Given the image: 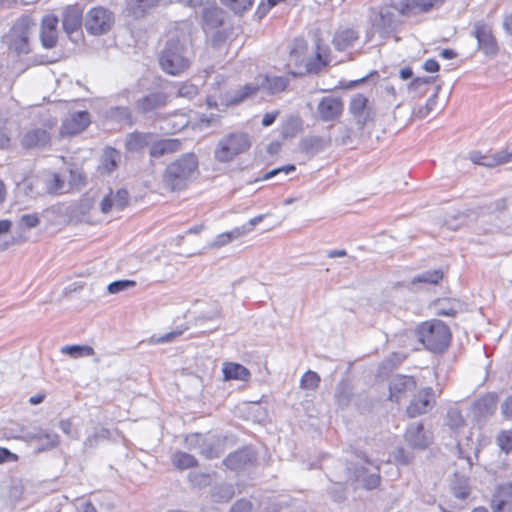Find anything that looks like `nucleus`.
I'll use <instances>...</instances> for the list:
<instances>
[{
  "label": "nucleus",
  "mask_w": 512,
  "mask_h": 512,
  "mask_svg": "<svg viewBox=\"0 0 512 512\" xmlns=\"http://www.w3.org/2000/svg\"><path fill=\"white\" fill-rule=\"evenodd\" d=\"M183 333L182 330H174L169 333H166L162 336L156 337L153 336L151 338V343L153 344H161V343H169L173 342L177 337H179Z\"/></svg>",
  "instance_id": "obj_52"
},
{
  "label": "nucleus",
  "mask_w": 512,
  "mask_h": 512,
  "mask_svg": "<svg viewBox=\"0 0 512 512\" xmlns=\"http://www.w3.org/2000/svg\"><path fill=\"white\" fill-rule=\"evenodd\" d=\"M40 218L37 213L23 214L19 218V225L24 228L32 229L39 225Z\"/></svg>",
  "instance_id": "obj_50"
},
{
  "label": "nucleus",
  "mask_w": 512,
  "mask_h": 512,
  "mask_svg": "<svg viewBox=\"0 0 512 512\" xmlns=\"http://www.w3.org/2000/svg\"><path fill=\"white\" fill-rule=\"evenodd\" d=\"M260 85H258V77L255 78L253 83L244 85L241 89L237 90L233 94L226 98L227 105H236L250 99L260 91Z\"/></svg>",
  "instance_id": "obj_28"
},
{
  "label": "nucleus",
  "mask_w": 512,
  "mask_h": 512,
  "mask_svg": "<svg viewBox=\"0 0 512 512\" xmlns=\"http://www.w3.org/2000/svg\"><path fill=\"white\" fill-rule=\"evenodd\" d=\"M58 18L54 15H47L42 19L40 38L45 48H53L57 42Z\"/></svg>",
  "instance_id": "obj_18"
},
{
  "label": "nucleus",
  "mask_w": 512,
  "mask_h": 512,
  "mask_svg": "<svg viewBox=\"0 0 512 512\" xmlns=\"http://www.w3.org/2000/svg\"><path fill=\"white\" fill-rule=\"evenodd\" d=\"M493 512H512V484L498 488L492 500Z\"/></svg>",
  "instance_id": "obj_19"
},
{
  "label": "nucleus",
  "mask_w": 512,
  "mask_h": 512,
  "mask_svg": "<svg viewBox=\"0 0 512 512\" xmlns=\"http://www.w3.org/2000/svg\"><path fill=\"white\" fill-rule=\"evenodd\" d=\"M45 185L46 191L50 194H62L65 191V183L56 173L46 178Z\"/></svg>",
  "instance_id": "obj_41"
},
{
  "label": "nucleus",
  "mask_w": 512,
  "mask_h": 512,
  "mask_svg": "<svg viewBox=\"0 0 512 512\" xmlns=\"http://www.w3.org/2000/svg\"><path fill=\"white\" fill-rule=\"evenodd\" d=\"M235 489L232 484L220 483L213 486L211 498L214 502H227L233 498Z\"/></svg>",
  "instance_id": "obj_35"
},
{
  "label": "nucleus",
  "mask_w": 512,
  "mask_h": 512,
  "mask_svg": "<svg viewBox=\"0 0 512 512\" xmlns=\"http://www.w3.org/2000/svg\"><path fill=\"white\" fill-rule=\"evenodd\" d=\"M440 65L435 59H427L423 64V69L429 73H435L439 71Z\"/></svg>",
  "instance_id": "obj_63"
},
{
  "label": "nucleus",
  "mask_w": 512,
  "mask_h": 512,
  "mask_svg": "<svg viewBox=\"0 0 512 512\" xmlns=\"http://www.w3.org/2000/svg\"><path fill=\"white\" fill-rule=\"evenodd\" d=\"M317 49L318 51L316 52L315 57L305 62L304 67L306 72L317 73L326 65V61L323 59L319 51V46H317Z\"/></svg>",
  "instance_id": "obj_45"
},
{
  "label": "nucleus",
  "mask_w": 512,
  "mask_h": 512,
  "mask_svg": "<svg viewBox=\"0 0 512 512\" xmlns=\"http://www.w3.org/2000/svg\"><path fill=\"white\" fill-rule=\"evenodd\" d=\"M82 12L75 6H68L63 13V29L67 35L77 33L81 28Z\"/></svg>",
  "instance_id": "obj_26"
},
{
  "label": "nucleus",
  "mask_w": 512,
  "mask_h": 512,
  "mask_svg": "<svg viewBox=\"0 0 512 512\" xmlns=\"http://www.w3.org/2000/svg\"><path fill=\"white\" fill-rule=\"evenodd\" d=\"M223 375L225 380L247 381L250 378L249 370L238 363L226 362L223 364Z\"/></svg>",
  "instance_id": "obj_32"
},
{
  "label": "nucleus",
  "mask_w": 512,
  "mask_h": 512,
  "mask_svg": "<svg viewBox=\"0 0 512 512\" xmlns=\"http://www.w3.org/2000/svg\"><path fill=\"white\" fill-rule=\"evenodd\" d=\"M440 90V86H437L435 92L428 98L426 104L424 106L419 107L414 113L418 118L427 117L432 111L435 110L437 105L438 92Z\"/></svg>",
  "instance_id": "obj_42"
},
{
  "label": "nucleus",
  "mask_w": 512,
  "mask_h": 512,
  "mask_svg": "<svg viewBox=\"0 0 512 512\" xmlns=\"http://www.w3.org/2000/svg\"><path fill=\"white\" fill-rule=\"evenodd\" d=\"M434 80V77H419L414 79L410 84V89L413 90H422V87H425L431 84Z\"/></svg>",
  "instance_id": "obj_57"
},
{
  "label": "nucleus",
  "mask_w": 512,
  "mask_h": 512,
  "mask_svg": "<svg viewBox=\"0 0 512 512\" xmlns=\"http://www.w3.org/2000/svg\"><path fill=\"white\" fill-rule=\"evenodd\" d=\"M253 460L254 452L250 448H243L229 454L224 464L231 470H239L248 466Z\"/></svg>",
  "instance_id": "obj_23"
},
{
  "label": "nucleus",
  "mask_w": 512,
  "mask_h": 512,
  "mask_svg": "<svg viewBox=\"0 0 512 512\" xmlns=\"http://www.w3.org/2000/svg\"><path fill=\"white\" fill-rule=\"evenodd\" d=\"M198 159L193 153H186L169 164L164 173V182L171 190L184 188L197 172Z\"/></svg>",
  "instance_id": "obj_3"
},
{
  "label": "nucleus",
  "mask_w": 512,
  "mask_h": 512,
  "mask_svg": "<svg viewBox=\"0 0 512 512\" xmlns=\"http://www.w3.org/2000/svg\"><path fill=\"white\" fill-rule=\"evenodd\" d=\"M153 141V134L135 132L128 136L126 146L130 151H140L145 147H151Z\"/></svg>",
  "instance_id": "obj_33"
},
{
  "label": "nucleus",
  "mask_w": 512,
  "mask_h": 512,
  "mask_svg": "<svg viewBox=\"0 0 512 512\" xmlns=\"http://www.w3.org/2000/svg\"><path fill=\"white\" fill-rule=\"evenodd\" d=\"M61 353L72 358H81L94 355V349L88 345H66L61 347Z\"/></svg>",
  "instance_id": "obj_38"
},
{
  "label": "nucleus",
  "mask_w": 512,
  "mask_h": 512,
  "mask_svg": "<svg viewBox=\"0 0 512 512\" xmlns=\"http://www.w3.org/2000/svg\"><path fill=\"white\" fill-rule=\"evenodd\" d=\"M50 142L49 133L41 128L32 129L25 133L22 138V145L25 148H43Z\"/></svg>",
  "instance_id": "obj_27"
},
{
  "label": "nucleus",
  "mask_w": 512,
  "mask_h": 512,
  "mask_svg": "<svg viewBox=\"0 0 512 512\" xmlns=\"http://www.w3.org/2000/svg\"><path fill=\"white\" fill-rule=\"evenodd\" d=\"M128 204V192L125 189H119L115 193L110 192L109 195L103 198L100 203L102 213H109L112 208L122 210Z\"/></svg>",
  "instance_id": "obj_22"
},
{
  "label": "nucleus",
  "mask_w": 512,
  "mask_h": 512,
  "mask_svg": "<svg viewBox=\"0 0 512 512\" xmlns=\"http://www.w3.org/2000/svg\"><path fill=\"white\" fill-rule=\"evenodd\" d=\"M135 285L136 282L133 280H118L110 283L107 289L110 294H116L121 291L127 290L131 287H134Z\"/></svg>",
  "instance_id": "obj_49"
},
{
  "label": "nucleus",
  "mask_w": 512,
  "mask_h": 512,
  "mask_svg": "<svg viewBox=\"0 0 512 512\" xmlns=\"http://www.w3.org/2000/svg\"><path fill=\"white\" fill-rule=\"evenodd\" d=\"M198 451L201 455H203L204 457H206L208 459L217 457V454L212 446V443L207 436H206V444L201 445Z\"/></svg>",
  "instance_id": "obj_55"
},
{
  "label": "nucleus",
  "mask_w": 512,
  "mask_h": 512,
  "mask_svg": "<svg viewBox=\"0 0 512 512\" xmlns=\"http://www.w3.org/2000/svg\"><path fill=\"white\" fill-rule=\"evenodd\" d=\"M320 383L319 375L314 371H307L303 374L300 380V387L302 389L315 390Z\"/></svg>",
  "instance_id": "obj_44"
},
{
  "label": "nucleus",
  "mask_w": 512,
  "mask_h": 512,
  "mask_svg": "<svg viewBox=\"0 0 512 512\" xmlns=\"http://www.w3.org/2000/svg\"><path fill=\"white\" fill-rule=\"evenodd\" d=\"M120 151L114 148H106L101 156L100 165L98 167L101 174H110L118 168L121 161Z\"/></svg>",
  "instance_id": "obj_30"
},
{
  "label": "nucleus",
  "mask_w": 512,
  "mask_h": 512,
  "mask_svg": "<svg viewBox=\"0 0 512 512\" xmlns=\"http://www.w3.org/2000/svg\"><path fill=\"white\" fill-rule=\"evenodd\" d=\"M190 64L191 57L186 38L171 36L159 55L161 69L167 74L177 76L185 72Z\"/></svg>",
  "instance_id": "obj_2"
},
{
  "label": "nucleus",
  "mask_w": 512,
  "mask_h": 512,
  "mask_svg": "<svg viewBox=\"0 0 512 512\" xmlns=\"http://www.w3.org/2000/svg\"><path fill=\"white\" fill-rule=\"evenodd\" d=\"M230 512H252V504L246 499L238 500L232 507Z\"/></svg>",
  "instance_id": "obj_56"
},
{
  "label": "nucleus",
  "mask_w": 512,
  "mask_h": 512,
  "mask_svg": "<svg viewBox=\"0 0 512 512\" xmlns=\"http://www.w3.org/2000/svg\"><path fill=\"white\" fill-rule=\"evenodd\" d=\"M497 408V395L487 393L476 400L473 404V413L477 418L491 416Z\"/></svg>",
  "instance_id": "obj_24"
},
{
  "label": "nucleus",
  "mask_w": 512,
  "mask_h": 512,
  "mask_svg": "<svg viewBox=\"0 0 512 512\" xmlns=\"http://www.w3.org/2000/svg\"><path fill=\"white\" fill-rule=\"evenodd\" d=\"M168 101V94L162 91H154L139 98L135 102V109L141 114H153L165 107Z\"/></svg>",
  "instance_id": "obj_13"
},
{
  "label": "nucleus",
  "mask_w": 512,
  "mask_h": 512,
  "mask_svg": "<svg viewBox=\"0 0 512 512\" xmlns=\"http://www.w3.org/2000/svg\"><path fill=\"white\" fill-rule=\"evenodd\" d=\"M164 0H128L127 12L134 18L144 17L152 9L159 6Z\"/></svg>",
  "instance_id": "obj_29"
},
{
  "label": "nucleus",
  "mask_w": 512,
  "mask_h": 512,
  "mask_svg": "<svg viewBox=\"0 0 512 512\" xmlns=\"http://www.w3.org/2000/svg\"><path fill=\"white\" fill-rule=\"evenodd\" d=\"M358 39V34L353 29L337 31L333 38V44L339 51L346 50L353 46Z\"/></svg>",
  "instance_id": "obj_34"
},
{
  "label": "nucleus",
  "mask_w": 512,
  "mask_h": 512,
  "mask_svg": "<svg viewBox=\"0 0 512 512\" xmlns=\"http://www.w3.org/2000/svg\"><path fill=\"white\" fill-rule=\"evenodd\" d=\"M356 462L352 466L342 467L335 470L330 475V480L342 487V484L348 480L359 482L363 488L372 490L381 483L380 469L382 461L371 460L365 454H357Z\"/></svg>",
  "instance_id": "obj_1"
},
{
  "label": "nucleus",
  "mask_w": 512,
  "mask_h": 512,
  "mask_svg": "<svg viewBox=\"0 0 512 512\" xmlns=\"http://www.w3.org/2000/svg\"><path fill=\"white\" fill-rule=\"evenodd\" d=\"M172 464L179 470H185L197 465V460L191 454L177 451L171 457Z\"/></svg>",
  "instance_id": "obj_37"
},
{
  "label": "nucleus",
  "mask_w": 512,
  "mask_h": 512,
  "mask_svg": "<svg viewBox=\"0 0 512 512\" xmlns=\"http://www.w3.org/2000/svg\"><path fill=\"white\" fill-rule=\"evenodd\" d=\"M473 35L477 39L478 49L485 55H495L497 53L498 46L490 25L483 20L475 22Z\"/></svg>",
  "instance_id": "obj_8"
},
{
  "label": "nucleus",
  "mask_w": 512,
  "mask_h": 512,
  "mask_svg": "<svg viewBox=\"0 0 512 512\" xmlns=\"http://www.w3.org/2000/svg\"><path fill=\"white\" fill-rule=\"evenodd\" d=\"M182 149V143L179 139H161L153 141L149 154L151 157L158 158L164 155L178 152Z\"/></svg>",
  "instance_id": "obj_25"
},
{
  "label": "nucleus",
  "mask_w": 512,
  "mask_h": 512,
  "mask_svg": "<svg viewBox=\"0 0 512 512\" xmlns=\"http://www.w3.org/2000/svg\"><path fill=\"white\" fill-rule=\"evenodd\" d=\"M342 111L343 102L340 98L334 96L323 97L317 106L318 115L325 122L337 119Z\"/></svg>",
  "instance_id": "obj_17"
},
{
  "label": "nucleus",
  "mask_w": 512,
  "mask_h": 512,
  "mask_svg": "<svg viewBox=\"0 0 512 512\" xmlns=\"http://www.w3.org/2000/svg\"><path fill=\"white\" fill-rule=\"evenodd\" d=\"M198 94V87L191 83H182L179 86L177 96L188 100L193 99Z\"/></svg>",
  "instance_id": "obj_48"
},
{
  "label": "nucleus",
  "mask_w": 512,
  "mask_h": 512,
  "mask_svg": "<svg viewBox=\"0 0 512 512\" xmlns=\"http://www.w3.org/2000/svg\"><path fill=\"white\" fill-rule=\"evenodd\" d=\"M226 3L235 13H242L251 7L253 0H227Z\"/></svg>",
  "instance_id": "obj_51"
},
{
  "label": "nucleus",
  "mask_w": 512,
  "mask_h": 512,
  "mask_svg": "<svg viewBox=\"0 0 512 512\" xmlns=\"http://www.w3.org/2000/svg\"><path fill=\"white\" fill-rule=\"evenodd\" d=\"M32 34V23L28 17H22L16 21L9 33L6 42L9 48L17 54L30 52L29 39Z\"/></svg>",
  "instance_id": "obj_6"
},
{
  "label": "nucleus",
  "mask_w": 512,
  "mask_h": 512,
  "mask_svg": "<svg viewBox=\"0 0 512 512\" xmlns=\"http://www.w3.org/2000/svg\"><path fill=\"white\" fill-rule=\"evenodd\" d=\"M370 19L373 28L382 37L389 35L398 25L394 13L388 7H381L378 11H373Z\"/></svg>",
  "instance_id": "obj_11"
},
{
  "label": "nucleus",
  "mask_w": 512,
  "mask_h": 512,
  "mask_svg": "<svg viewBox=\"0 0 512 512\" xmlns=\"http://www.w3.org/2000/svg\"><path fill=\"white\" fill-rule=\"evenodd\" d=\"M18 461V455L11 452L9 449L0 447V464L5 462H16Z\"/></svg>",
  "instance_id": "obj_58"
},
{
  "label": "nucleus",
  "mask_w": 512,
  "mask_h": 512,
  "mask_svg": "<svg viewBox=\"0 0 512 512\" xmlns=\"http://www.w3.org/2000/svg\"><path fill=\"white\" fill-rule=\"evenodd\" d=\"M91 117L87 111H78L67 117L61 127L62 135H75L84 131L90 124Z\"/></svg>",
  "instance_id": "obj_15"
},
{
  "label": "nucleus",
  "mask_w": 512,
  "mask_h": 512,
  "mask_svg": "<svg viewBox=\"0 0 512 512\" xmlns=\"http://www.w3.org/2000/svg\"><path fill=\"white\" fill-rule=\"evenodd\" d=\"M257 77L261 90L270 95L284 91L289 84L288 78L283 76L258 75Z\"/></svg>",
  "instance_id": "obj_20"
},
{
  "label": "nucleus",
  "mask_w": 512,
  "mask_h": 512,
  "mask_svg": "<svg viewBox=\"0 0 512 512\" xmlns=\"http://www.w3.org/2000/svg\"><path fill=\"white\" fill-rule=\"evenodd\" d=\"M26 439L29 442H33L37 444V451L43 452L54 449L59 444V437L57 433L46 430V429H38L35 431H30L26 434Z\"/></svg>",
  "instance_id": "obj_16"
},
{
  "label": "nucleus",
  "mask_w": 512,
  "mask_h": 512,
  "mask_svg": "<svg viewBox=\"0 0 512 512\" xmlns=\"http://www.w3.org/2000/svg\"><path fill=\"white\" fill-rule=\"evenodd\" d=\"M349 111L360 128H363L374 117L372 105L362 94H356L352 97Z\"/></svg>",
  "instance_id": "obj_10"
},
{
  "label": "nucleus",
  "mask_w": 512,
  "mask_h": 512,
  "mask_svg": "<svg viewBox=\"0 0 512 512\" xmlns=\"http://www.w3.org/2000/svg\"><path fill=\"white\" fill-rule=\"evenodd\" d=\"M353 396L352 386L348 381H341L337 387L335 392V400L337 404L344 408L349 405Z\"/></svg>",
  "instance_id": "obj_36"
},
{
  "label": "nucleus",
  "mask_w": 512,
  "mask_h": 512,
  "mask_svg": "<svg viewBox=\"0 0 512 512\" xmlns=\"http://www.w3.org/2000/svg\"><path fill=\"white\" fill-rule=\"evenodd\" d=\"M228 233L230 235L231 240L233 241V240L238 239L250 232H249V227H246V225L244 224L241 227H236V228L232 229Z\"/></svg>",
  "instance_id": "obj_62"
},
{
  "label": "nucleus",
  "mask_w": 512,
  "mask_h": 512,
  "mask_svg": "<svg viewBox=\"0 0 512 512\" xmlns=\"http://www.w3.org/2000/svg\"><path fill=\"white\" fill-rule=\"evenodd\" d=\"M232 240L230 238V235L228 232H224V233H221L219 234L215 240L213 241V243L211 244V247H214V248H220L228 243H230Z\"/></svg>",
  "instance_id": "obj_60"
},
{
  "label": "nucleus",
  "mask_w": 512,
  "mask_h": 512,
  "mask_svg": "<svg viewBox=\"0 0 512 512\" xmlns=\"http://www.w3.org/2000/svg\"><path fill=\"white\" fill-rule=\"evenodd\" d=\"M405 441L413 449H426L433 441L432 433L421 423H411L405 432Z\"/></svg>",
  "instance_id": "obj_12"
},
{
  "label": "nucleus",
  "mask_w": 512,
  "mask_h": 512,
  "mask_svg": "<svg viewBox=\"0 0 512 512\" xmlns=\"http://www.w3.org/2000/svg\"><path fill=\"white\" fill-rule=\"evenodd\" d=\"M446 424L454 432H459L464 426V418L458 408H450L446 415Z\"/></svg>",
  "instance_id": "obj_39"
},
{
  "label": "nucleus",
  "mask_w": 512,
  "mask_h": 512,
  "mask_svg": "<svg viewBox=\"0 0 512 512\" xmlns=\"http://www.w3.org/2000/svg\"><path fill=\"white\" fill-rule=\"evenodd\" d=\"M295 170V166L294 165H287V166H283V167H280V168H276V169H273L269 172H267L264 176H263V180H269L271 179L272 177L276 176L277 174L279 173H285V174H288L292 171Z\"/></svg>",
  "instance_id": "obj_59"
},
{
  "label": "nucleus",
  "mask_w": 512,
  "mask_h": 512,
  "mask_svg": "<svg viewBox=\"0 0 512 512\" xmlns=\"http://www.w3.org/2000/svg\"><path fill=\"white\" fill-rule=\"evenodd\" d=\"M496 441L502 451L509 453L512 450V429L501 431Z\"/></svg>",
  "instance_id": "obj_46"
},
{
  "label": "nucleus",
  "mask_w": 512,
  "mask_h": 512,
  "mask_svg": "<svg viewBox=\"0 0 512 512\" xmlns=\"http://www.w3.org/2000/svg\"><path fill=\"white\" fill-rule=\"evenodd\" d=\"M419 341L432 352H443L449 345L451 333L440 320L423 322L416 330Z\"/></svg>",
  "instance_id": "obj_4"
},
{
  "label": "nucleus",
  "mask_w": 512,
  "mask_h": 512,
  "mask_svg": "<svg viewBox=\"0 0 512 512\" xmlns=\"http://www.w3.org/2000/svg\"><path fill=\"white\" fill-rule=\"evenodd\" d=\"M114 22L113 15L103 7L89 10L85 17V28L93 35H101L110 30Z\"/></svg>",
  "instance_id": "obj_7"
},
{
  "label": "nucleus",
  "mask_w": 512,
  "mask_h": 512,
  "mask_svg": "<svg viewBox=\"0 0 512 512\" xmlns=\"http://www.w3.org/2000/svg\"><path fill=\"white\" fill-rule=\"evenodd\" d=\"M206 444V436L200 433L187 435L185 445L189 450H199L201 445Z\"/></svg>",
  "instance_id": "obj_47"
},
{
  "label": "nucleus",
  "mask_w": 512,
  "mask_h": 512,
  "mask_svg": "<svg viewBox=\"0 0 512 512\" xmlns=\"http://www.w3.org/2000/svg\"><path fill=\"white\" fill-rule=\"evenodd\" d=\"M435 0H402L396 9L404 16H414L429 11Z\"/></svg>",
  "instance_id": "obj_21"
},
{
  "label": "nucleus",
  "mask_w": 512,
  "mask_h": 512,
  "mask_svg": "<svg viewBox=\"0 0 512 512\" xmlns=\"http://www.w3.org/2000/svg\"><path fill=\"white\" fill-rule=\"evenodd\" d=\"M59 427L62 430L63 433L68 435L71 438H77V435L73 432V425L72 422L68 419L61 420L59 423Z\"/></svg>",
  "instance_id": "obj_61"
},
{
  "label": "nucleus",
  "mask_w": 512,
  "mask_h": 512,
  "mask_svg": "<svg viewBox=\"0 0 512 512\" xmlns=\"http://www.w3.org/2000/svg\"><path fill=\"white\" fill-rule=\"evenodd\" d=\"M435 404V392L431 387H425L415 394L406 412L413 418L428 412Z\"/></svg>",
  "instance_id": "obj_9"
},
{
  "label": "nucleus",
  "mask_w": 512,
  "mask_h": 512,
  "mask_svg": "<svg viewBox=\"0 0 512 512\" xmlns=\"http://www.w3.org/2000/svg\"><path fill=\"white\" fill-rule=\"evenodd\" d=\"M412 458V454L406 452L404 448H398L394 453V460L401 465L409 464Z\"/></svg>",
  "instance_id": "obj_54"
},
{
  "label": "nucleus",
  "mask_w": 512,
  "mask_h": 512,
  "mask_svg": "<svg viewBox=\"0 0 512 512\" xmlns=\"http://www.w3.org/2000/svg\"><path fill=\"white\" fill-rule=\"evenodd\" d=\"M306 44L303 41H296L294 47L290 51L289 62L298 67L304 66L306 59L304 57Z\"/></svg>",
  "instance_id": "obj_40"
},
{
  "label": "nucleus",
  "mask_w": 512,
  "mask_h": 512,
  "mask_svg": "<svg viewBox=\"0 0 512 512\" xmlns=\"http://www.w3.org/2000/svg\"><path fill=\"white\" fill-rule=\"evenodd\" d=\"M501 409L505 416L512 417V395L505 400Z\"/></svg>",
  "instance_id": "obj_64"
},
{
  "label": "nucleus",
  "mask_w": 512,
  "mask_h": 512,
  "mask_svg": "<svg viewBox=\"0 0 512 512\" xmlns=\"http://www.w3.org/2000/svg\"><path fill=\"white\" fill-rule=\"evenodd\" d=\"M443 277L441 270L426 271L413 278L412 283L437 284Z\"/></svg>",
  "instance_id": "obj_43"
},
{
  "label": "nucleus",
  "mask_w": 512,
  "mask_h": 512,
  "mask_svg": "<svg viewBox=\"0 0 512 512\" xmlns=\"http://www.w3.org/2000/svg\"><path fill=\"white\" fill-rule=\"evenodd\" d=\"M499 165H504L512 161V142L507 144L502 150L495 153Z\"/></svg>",
  "instance_id": "obj_53"
},
{
  "label": "nucleus",
  "mask_w": 512,
  "mask_h": 512,
  "mask_svg": "<svg viewBox=\"0 0 512 512\" xmlns=\"http://www.w3.org/2000/svg\"><path fill=\"white\" fill-rule=\"evenodd\" d=\"M416 382L413 377L407 375H395L389 383V398L399 402L416 389Z\"/></svg>",
  "instance_id": "obj_14"
},
{
  "label": "nucleus",
  "mask_w": 512,
  "mask_h": 512,
  "mask_svg": "<svg viewBox=\"0 0 512 512\" xmlns=\"http://www.w3.org/2000/svg\"><path fill=\"white\" fill-rule=\"evenodd\" d=\"M251 145V138L247 133H229L218 141L214 150V158L220 163L231 162L240 154L247 152Z\"/></svg>",
  "instance_id": "obj_5"
},
{
  "label": "nucleus",
  "mask_w": 512,
  "mask_h": 512,
  "mask_svg": "<svg viewBox=\"0 0 512 512\" xmlns=\"http://www.w3.org/2000/svg\"><path fill=\"white\" fill-rule=\"evenodd\" d=\"M189 118L185 113H174L163 120L160 128L166 133H176L187 127Z\"/></svg>",
  "instance_id": "obj_31"
}]
</instances>
